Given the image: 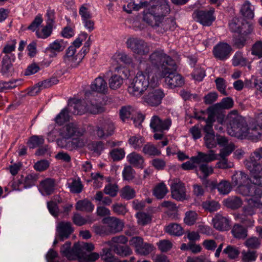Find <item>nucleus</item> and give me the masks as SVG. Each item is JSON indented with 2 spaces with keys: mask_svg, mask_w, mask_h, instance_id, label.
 I'll return each instance as SVG.
<instances>
[{
  "mask_svg": "<svg viewBox=\"0 0 262 262\" xmlns=\"http://www.w3.org/2000/svg\"><path fill=\"white\" fill-rule=\"evenodd\" d=\"M91 91H90L94 92L95 95L96 92L105 94L108 90L107 82L102 77H98L91 84Z\"/></svg>",
  "mask_w": 262,
  "mask_h": 262,
  "instance_id": "b1692460",
  "label": "nucleus"
},
{
  "mask_svg": "<svg viewBox=\"0 0 262 262\" xmlns=\"http://www.w3.org/2000/svg\"><path fill=\"white\" fill-rule=\"evenodd\" d=\"M146 7L148 11L144 14L143 20L152 27L159 26L160 20L170 11L166 0H151Z\"/></svg>",
  "mask_w": 262,
  "mask_h": 262,
  "instance_id": "f03ea898",
  "label": "nucleus"
},
{
  "mask_svg": "<svg viewBox=\"0 0 262 262\" xmlns=\"http://www.w3.org/2000/svg\"><path fill=\"white\" fill-rule=\"evenodd\" d=\"M240 12L243 16L247 19H252L254 17V7L248 1L243 5Z\"/></svg>",
  "mask_w": 262,
  "mask_h": 262,
  "instance_id": "4c0bfd02",
  "label": "nucleus"
},
{
  "mask_svg": "<svg viewBox=\"0 0 262 262\" xmlns=\"http://www.w3.org/2000/svg\"><path fill=\"white\" fill-rule=\"evenodd\" d=\"M143 151L149 156H159L161 154V151L153 144H150L145 145L143 148Z\"/></svg>",
  "mask_w": 262,
  "mask_h": 262,
  "instance_id": "0e129e2a",
  "label": "nucleus"
},
{
  "mask_svg": "<svg viewBox=\"0 0 262 262\" xmlns=\"http://www.w3.org/2000/svg\"><path fill=\"white\" fill-rule=\"evenodd\" d=\"M216 159H218V158L217 155L214 154V151L212 150H210V153L208 154L199 152L197 156L191 158V160L193 163H196V164H199L201 162H210Z\"/></svg>",
  "mask_w": 262,
  "mask_h": 262,
  "instance_id": "bb28decb",
  "label": "nucleus"
},
{
  "mask_svg": "<svg viewBox=\"0 0 262 262\" xmlns=\"http://www.w3.org/2000/svg\"><path fill=\"white\" fill-rule=\"evenodd\" d=\"M128 161L129 163L135 167L142 168L144 163L143 158L139 154L133 152L127 156Z\"/></svg>",
  "mask_w": 262,
  "mask_h": 262,
  "instance_id": "f704fd0d",
  "label": "nucleus"
},
{
  "mask_svg": "<svg viewBox=\"0 0 262 262\" xmlns=\"http://www.w3.org/2000/svg\"><path fill=\"white\" fill-rule=\"evenodd\" d=\"M233 237L238 240L245 239L248 236V230L241 224H235L231 230Z\"/></svg>",
  "mask_w": 262,
  "mask_h": 262,
  "instance_id": "c85d7f7f",
  "label": "nucleus"
},
{
  "mask_svg": "<svg viewBox=\"0 0 262 262\" xmlns=\"http://www.w3.org/2000/svg\"><path fill=\"white\" fill-rule=\"evenodd\" d=\"M94 248V245L92 243L78 242L74 244L73 250L77 253L79 257L81 256V255L88 253L87 252H92Z\"/></svg>",
  "mask_w": 262,
  "mask_h": 262,
  "instance_id": "a878e982",
  "label": "nucleus"
},
{
  "mask_svg": "<svg viewBox=\"0 0 262 262\" xmlns=\"http://www.w3.org/2000/svg\"><path fill=\"white\" fill-rule=\"evenodd\" d=\"M100 257L99 253L91 252L81 255V256L78 257L80 262H93L98 259Z\"/></svg>",
  "mask_w": 262,
  "mask_h": 262,
  "instance_id": "4d7b16f0",
  "label": "nucleus"
},
{
  "mask_svg": "<svg viewBox=\"0 0 262 262\" xmlns=\"http://www.w3.org/2000/svg\"><path fill=\"white\" fill-rule=\"evenodd\" d=\"M85 99L86 100V112L91 114H97L104 112V109L100 106L96 101L95 93L90 90L85 92Z\"/></svg>",
  "mask_w": 262,
  "mask_h": 262,
  "instance_id": "9b49d317",
  "label": "nucleus"
},
{
  "mask_svg": "<svg viewBox=\"0 0 262 262\" xmlns=\"http://www.w3.org/2000/svg\"><path fill=\"white\" fill-rule=\"evenodd\" d=\"M213 227L220 231H227L230 229V221L221 215H216L212 220Z\"/></svg>",
  "mask_w": 262,
  "mask_h": 262,
  "instance_id": "393cba45",
  "label": "nucleus"
},
{
  "mask_svg": "<svg viewBox=\"0 0 262 262\" xmlns=\"http://www.w3.org/2000/svg\"><path fill=\"white\" fill-rule=\"evenodd\" d=\"M44 139L36 135L31 136L27 142V144L30 148H34L43 144Z\"/></svg>",
  "mask_w": 262,
  "mask_h": 262,
  "instance_id": "5fc2aeb1",
  "label": "nucleus"
},
{
  "mask_svg": "<svg viewBox=\"0 0 262 262\" xmlns=\"http://www.w3.org/2000/svg\"><path fill=\"white\" fill-rule=\"evenodd\" d=\"M111 246L114 252L122 257H126L132 253L131 249L128 246L116 244Z\"/></svg>",
  "mask_w": 262,
  "mask_h": 262,
  "instance_id": "c9c22d12",
  "label": "nucleus"
},
{
  "mask_svg": "<svg viewBox=\"0 0 262 262\" xmlns=\"http://www.w3.org/2000/svg\"><path fill=\"white\" fill-rule=\"evenodd\" d=\"M114 128V123L107 120L104 121L100 126H97L95 131L99 138L105 139L113 134Z\"/></svg>",
  "mask_w": 262,
  "mask_h": 262,
  "instance_id": "f3484780",
  "label": "nucleus"
},
{
  "mask_svg": "<svg viewBox=\"0 0 262 262\" xmlns=\"http://www.w3.org/2000/svg\"><path fill=\"white\" fill-rule=\"evenodd\" d=\"M148 2L147 1L141 2L139 4H135V3H129L127 6H124L123 9L124 11L128 13H131L132 10L138 11L141 8L147 7Z\"/></svg>",
  "mask_w": 262,
  "mask_h": 262,
  "instance_id": "3c124183",
  "label": "nucleus"
},
{
  "mask_svg": "<svg viewBox=\"0 0 262 262\" xmlns=\"http://www.w3.org/2000/svg\"><path fill=\"white\" fill-rule=\"evenodd\" d=\"M250 177L245 172L239 171L234 174L232 177V183L233 186L238 187L244 186L249 180Z\"/></svg>",
  "mask_w": 262,
  "mask_h": 262,
  "instance_id": "7c9ffc66",
  "label": "nucleus"
},
{
  "mask_svg": "<svg viewBox=\"0 0 262 262\" xmlns=\"http://www.w3.org/2000/svg\"><path fill=\"white\" fill-rule=\"evenodd\" d=\"M225 205L232 209H236L239 208L242 205L241 199L237 196H233L224 201Z\"/></svg>",
  "mask_w": 262,
  "mask_h": 262,
  "instance_id": "e433bc0d",
  "label": "nucleus"
},
{
  "mask_svg": "<svg viewBox=\"0 0 262 262\" xmlns=\"http://www.w3.org/2000/svg\"><path fill=\"white\" fill-rule=\"evenodd\" d=\"M204 139L205 145L208 148L211 149L216 147V136H215L214 134L205 135Z\"/></svg>",
  "mask_w": 262,
  "mask_h": 262,
  "instance_id": "e2e57ef3",
  "label": "nucleus"
},
{
  "mask_svg": "<svg viewBox=\"0 0 262 262\" xmlns=\"http://www.w3.org/2000/svg\"><path fill=\"white\" fill-rule=\"evenodd\" d=\"M102 222L106 225L110 234L120 232L123 227V223L115 217H104L102 219Z\"/></svg>",
  "mask_w": 262,
  "mask_h": 262,
  "instance_id": "2eb2a0df",
  "label": "nucleus"
},
{
  "mask_svg": "<svg viewBox=\"0 0 262 262\" xmlns=\"http://www.w3.org/2000/svg\"><path fill=\"white\" fill-rule=\"evenodd\" d=\"M165 94L163 91L160 89H155L149 87L147 93L144 95L143 99L144 102L151 106L159 105L164 98Z\"/></svg>",
  "mask_w": 262,
  "mask_h": 262,
  "instance_id": "9d476101",
  "label": "nucleus"
},
{
  "mask_svg": "<svg viewBox=\"0 0 262 262\" xmlns=\"http://www.w3.org/2000/svg\"><path fill=\"white\" fill-rule=\"evenodd\" d=\"M69 112L74 115H81L86 112V100H74L68 104L67 107Z\"/></svg>",
  "mask_w": 262,
  "mask_h": 262,
  "instance_id": "6ab92c4d",
  "label": "nucleus"
},
{
  "mask_svg": "<svg viewBox=\"0 0 262 262\" xmlns=\"http://www.w3.org/2000/svg\"><path fill=\"white\" fill-rule=\"evenodd\" d=\"M15 58H11L9 55H5L2 61V72L3 74L11 73L14 71V68L12 62L14 61Z\"/></svg>",
  "mask_w": 262,
  "mask_h": 262,
  "instance_id": "473e14b6",
  "label": "nucleus"
},
{
  "mask_svg": "<svg viewBox=\"0 0 262 262\" xmlns=\"http://www.w3.org/2000/svg\"><path fill=\"white\" fill-rule=\"evenodd\" d=\"M231 50V46L227 43H220L214 47L213 53L215 58L224 60L229 57Z\"/></svg>",
  "mask_w": 262,
  "mask_h": 262,
  "instance_id": "dca6fc26",
  "label": "nucleus"
},
{
  "mask_svg": "<svg viewBox=\"0 0 262 262\" xmlns=\"http://www.w3.org/2000/svg\"><path fill=\"white\" fill-rule=\"evenodd\" d=\"M92 230L96 234L101 236H104L110 234L106 225H94L92 227Z\"/></svg>",
  "mask_w": 262,
  "mask_h": 262,
  "instance_id": "13d9d810",
  "label": "nucleus"
},
{
  "mask_svg": "<svg viewBox=\"0 0 262 262\" xmlns=\"http://www.w3.org/2000/svg\"><path fill=\"white\" fill-rule=\"evenodd\" d=\"M136 216L138 219V223L143 226L148 224L151 221V216L143 212H138L136 214Z\"/></svg>",
  "mask_w": 262,
  "mask_h": 262,
  "instance_id": "bf43d9fd",
  "label": "nucleus"
},
{
  "mask_svg": "<svg viewBox=\"0 0 262 262\" xmlns=\"http://www.w3.org/2000/svg\"><path fill=\"white\" fill-rule=\"evenodd\" d=\"M171 193L174 199L178 201L184 200L186 196L184 184L181 182L174 183L171 184Z\"/></svg>",
  "mask_w": 262,
  "mask_h": 262,
  "instance_id": "412c9836",
  "label": "nucleus"
},
{
  "mask_svg": "<svg viewBox=\"0 0 262 262\" xmlns=\"http://www.w3.org/2000/svg\"><path fill=\"white\" fill-rule=\"evenodd\" d=\"M224 253L228 254V257L231 259L237 258L240 252L238 248L235 246L229 245L223 251Z\"/></svg>",
  "mask_w": 262,
  "mask_h": 262,
  "instance_id": "680f3d73",
  "label": "nucleus"
},
{
  "mask_svg": "<svg viewBox=\"0 0 262 262\" xmlns=\"http://www.w3.org/2000/svg\"><path fill=\"white\" fill-rule=\"evenodd\" d=\"M198 214L194 211H187L185 213L184 221L187 225H193L197 219Z\"/></svg>",
  "mask_w": 262,
  "mask_h": 262,
  "instance_id": "69168bd1",
  "label": "nucleus"
},
{
  "mask_svg": "<svg viewBox=\"0 0 262 262\" xmlns=\"http://www.w3.org/2000/svg\"><path fill=\"white\" fill-rule=\"evenodd\" d=\"M176 23L173 18H167L164 20H160L159 26H154L153 27H161L164 31L168 30H173L176 28Z\"/></svg>",
  "mask_w": 262,
  "mask_h": 262,
  "instance_id": "a19ab883",
  "label": "nucleus"
},
{
  "mask_svg": "<svg viewBox=\"0 0 262 262\" xmlns=\"http://www.w3.org/2000/svg\"><path fill=\"white\" fill-rule=\"evenodd\" d=\"M143 71H139L137 73L128 87V92L132 96L140 97L149 87H153L155 85L152 79L149 82L150 77L153 79L154 75L147 74L145 72V69L143 68Z\"/></svg>",
  "mask_w": 262,
  "mask_h": 262,
  "instance_id": "20e7f679",
  "label": "nucleus"
},
{
  "mask_svg": "<svg viewBox=\"0 0 262 262\" xmlns=\"http://www.w3.org/2000/svg\"><path fill=\"white\" fill-rule=\"evenodd\" d=\"M70 112L67 107L63 108L55 118L56 123L59 125H62L66 122L70 120Z\"/></svg>",
  "mask_w": 262,
  "mask_h": 262,
  "instance_id": "79ce46f5",
  "label": "nucleus"
},
{
  "mask_svg": "<svg viewBox=\"0 0 262 262\" xmlns=\"http://www.w3.org/2000/svg\"><path fill=\"white\" fill-rule=\"evenodd\" d=\"M247 37L243 35L238 34L234 37L233 46L238 49L242 48L246 43Z\"/></svg>",
  "mask_w": 262,
  "mask_h": 262,
  "instance_id": "338daca9",
  "label": "nucleus"
},
{
  "mask_svg": "<svg viewBox=\"0 0 262 262\" xmlns=\"http://www.w3.org/2000/svg\"><path fill=\"white\" fill-rule=\"evenodd\" d=\"M108 85L110 89L117 90L121 87L123 83V78L117 74H114L109 78Z\"/></svg>",
  "mask_w": 262,
  "mask_h": 262,
  "instance_id": "58836bf2",
  "label": "nucleus"
},
{
  "mask_svg": "<svg viewBox=\"0 0 262 262\" xmlns=\"http://www.w3.org/2000/svg\"><path fill=\"white\" fill-rule=\"evenodd\" d=\"M77 210L91 212L94 209V205L88 199L79 200L75 205Z\"/></svg>",
  "mask_w": 262,
  "mask_h": 262,
  "instance_id": "2f4dec72",
  "label": "nucleus"
},
{
  "mask_svg": "<svg viewBox=\"0 0 262 262\" xmlns=\"http://www.w3.org/2000/svg\"><path fill=\"white\" fill-rule=\"evenodd\" d=\"M144 142V139L141 136H132L128 140L129 144L135 149H140Z\"/></svg>",
  "mask_w": 262,
  "mask_h": 262,
  "instance_id": "864d4df0",
  "label": "nucleus"
},
{
  "mask_svg": "<svg viewBox=\"0 0 262 262\" xmlns=\"http://www.w3.org/2000/svg\"><path fill=\"white\" fill-rule=\"evenodd\" d=\"M85 130L79 127L76 123H69L62 127L61 134L65 139H69L73 136L81 137Z\"/></svg>",
  "mask_w": 262,
  "mask_h": 262,
  "instance_id": "ddd939ff",
  "label": "nucleus"
},
{
  "mask_svg": "<svg viewBox=\"0 0 262 262\" xmlns=\"http://www.w3.org/2000/svg\"><path fill=\"white\" fill-rule=\"evenodd\" d=\"M73 231L72 224L69 222H60L56 227L57 237L60 241L68 238Z\"/></svg>",
  "mask_w": 262,
  "mask_h": 262,
  "instance_id": "4468645a",
  "label": "nucleus"
},
{
  "mask_svg": "<svg viewBox=\"0 0 262 262\" xmlns=\"http://www.w3.org/2000/svg\"><path fill=\"white\" fill-rule=\"evenodd\" d=\"M233 104V100L231 97H226L223 98L220 102L208 107L207 112L213 113L216 115L217 122L222 124L225 117V110L232 108Z\"/></svg>",
  "mask_w": 262,
  "mask_h": 262,
  "instance_id": "6e6552de",
  "label": "nucleus"
},
{
  "mask_svg": "<svg viewBox=\"0 0 262 262\" xmlns=\"http://www.w3.org/2000/svg\"><path fill=\"white\" fill-rule=\"evenodd\" d=\"M38 178L37 174H30L25 178L24 188H29L35 185V182Z\"/></svg>",
  "mask_w": 262,
  "mask_h": 262,
  "instance_id": "774afa93",
  "label": "nucleus"
},
{
  "mask_svg": "<svg viewBox=\"0 0 262 262\" xmlns=\"http://www.w3.org/2000/svg\"><path fill=\"white\" fill-rule=\"evenodd\" d=\"M171 124L170 119H166L162 120L158 116H154L151 119L150 126L154 132H162L164 130H167Z\"/></svg>",
  "mask_w": 262,
  "mask_h": 262,
  "instance_id": "a211bd4d",
  "label": "nucleus"
},
{
  "mask_svg": "<svg viewBox=\"0 0 262 262\" xmlns=\"http://www.w3.org/2000/svg\"><path fill=\"white\" fill-rule=\"evenodd\" d=\"M148 61L150 63H141L140 68L142 66L145 69L147 74H156L159 72L161 73L164 70L167 69V67L174 65V61L169 56L167 55L163 50H155L149 56Z\"/></svg>",
  "mask_w": 262,
  "mask_h": 262,
  "instance_id": "f257e3e1",
  "label": "nucleus"
},
{
  "mask_svg": "<svg viewBox=\"0 0 262 262\" xmlns=\"http://www.w3.org/2000/svg\"><path fill=\"white\" fill-rule=\"evenodd\" d=\"M70 191L73 193H80L83 188V186L79 179H73L71 183L68 184Z\"/></svg>",
  "mask_w": 262,
  "mask_h": 262,
  "instance_id": "8fccbe9b",
  "label": "nucleus"
},
{
  "mask_svg": "<svg viewBox=\"0 0 262 262\" xmlns=\"http://www.w3.org/2000/svg\"><path fill=\"white\" fill-rule=\"evenodd\" d=\"M228 120L232 131L235 133H233L232 136H236V133H239L243 136H250L256 129V127H248L245 119L241 116H234V118L230 117V119Z\"/></svg>",
  "mask_w": 262,
  "mask_h": 262,
  "instance_id": "423d86ee",
  "label": "nucleus"
},
{
  "mask_svg": "<svg viewBox=\"0 0 262 262\" xmlns=\"http://www.w3.org/2000/svg\"><path fill=\"white\" fill-rule=\"evenodd\" d=\"M120 196L122 198L127 200H131L135 197L136 191L130 186L126 185L121 189Z\"/></svg>",
  "mask_w": 262,
  "mask_h": 262,
  "instance_id": "a18cd8bd",
  "label": "nucleus"
},
{
  "mask_svg": "<svg viewBox=\"0 0 262 262\" xmlns=\"http://www.w3.org/2000/svg\"><path fill=\"white\" fill-rule=\"evenodd\" d=\"M167 191L165 185L163 183H161L155 188L154 194L157 199H161L164 197Z\"/></svg>",
  "mask_w": 262,
  "mask_h": 262,
  "instance_id": "603ef678",
  "label": "nucleus"
},
{
  "mask_svg": "<svg viewBox=\"0 0 262 262\" xmlns=\"http://www.w3.org/2000/svg\"><path fill=\"white\" fill-rule=\"evenodd\" d=\"M135 170L130 165L125 166L122 172L123 179L128 181H132L135 177Z\"/></svg>",
  "mask_w": 262,
  "mask_h": 262,
  "instance_id": "6e6d98bb",
  "label": "nucleus"
},
{
  "mask_svg": "<svg viewBox=\"0 0 262 262\" xmlns=\"http://www.w3.org/2000/svg\"><path fill=\"white\" fill-rule=\"evenodd\" d=\"M118 190L119 188L117 184L109 183L105 185L103 192L111 197H115L116 196Z\"/></svg>",
  "mask_w": 262,
  "mask_h": 262,
  "instance_id": "052dcab7",
  "label": "nucleus"
},
{
  "mask_svg": "<svg viewBox=\"0 0 262 262\" xmlns=\"http://www.w3.org/2000/svg\"><path fill=\"white\" fill-rule=\"evenodd\" d=\"M248 60L246 58L244 57L241 52H236L234 54L232 59V64L234 67L241 66H246Z\"/></svg>",
  "mask_w": 262,
  "mask_h": 262,
  "instance_id": "09e8293b",
  "label": "nucleus"
},
{
  "mask_svg": "<svg viewBox=\"0 0 262 262\" xmlns=\"http://www.w3.org/2000/svg\"><path fill=\"white\" fill-rule=\"evenodd\" d=\"M240 24L238 31L239 34L246 36L251 33L253 30V26L249 22L243 19Z\"/></svg>",
  "mask_w": 262,
  "mask_h": 262,
  "instance_id": "de8ad7c7",
  "label": "nucleus"
},
{
  "mask_svg": "<svg viewBox=\"0 0 262 262\" xmlns=\"http://www.w3.org/2000/svg\"><path fill=\"white\" fill-rule=\"evenodd\" d=\"M165 230L167 233L175 236H181L184 233L182 227L178 224H171L166 227Z\"/></svg>",
  "mask_w": 262,
  "mask_h": 262,
  "instance_id": "37998d69",
  "label": "nucleus"
},
{
  "mask_svg": "<svg viewBox=\"0 0 262 262\" xmlns=\"http://www.w3.org/2000/svg\"><path fill=\"white\" fill-rule=\"evenodd\" d=\"M214 9L205 11L203 10L198 11L196 13L197 21H199L204 26H210L214 18L213 16Z\"/></svg>",
  "mask_w": 262,
  "mask_h": 262,
  "instance_id": "4be33fe9",
  "label": "nucleus"
},
{
  "mask_svg": "<svg viewBox=\"0 0 262 262\" xmlns=\"http://www.w3.org/2000/svg\"><path fill=\"white\" fill-rule=\"evenodd\" d=\"M47 15L48 16L47 25L42 28L41 30L42 34L36 32L38 37L46 38L49 37L52 33L54 19V12L52 10H49L47 12Z\"/></svg>",
  "mask_w": 262,
  "mask_h": 262,
  "instance_id": "aec40b11",
  "label": "nucleus"
},
{
  "mask_svg": "<svg viewBox=\"0 0 262 262\" xmlns=\"http://www.w3.org/2000/svg\"><path fill=\"white\" fill-rule=\"evenodd\" d=\"M208 118L204 120L206 122V125L203 128V131L205 133V135L214 134L213 128L212 123L215 122L216 119V115L212 112H207Z\"/></svg>",
  "mask_w": 262,
  "mask_h": 262,
  "instance_id": "72a5a7b5",
  "label": "nucleus"
},
{
  "mask_svg": "<svg viewBox=\"0 0 262 262\" xmlns=\"http://www.w3.org/2000/svg\"><path fill=\"white\" fill-rule=\"evenodd\" d=\"M250 172L249 181L255 185L262 187V147L256 149L249 159L245 162Z\"/></svg>",
  "mask_w": 262,
  "mask_h": 262,
  "instance_id": "7ed1b4c3",
  "label": "nucleus"
},
{
  "mask_svg": "<svg viewBox=\"0 0 262 262\" xmlns=\"http://www.w3.org/2000/svg\"><path fill=\"white\" fill-rule=\"evenodd\" d=\"M59 80L55 77H52L50 79L45 80L43 81L38 82L36 86H34L32 90L29 92L31 95H33L34 93L37 94L41 89L50 88L54 84H57Z\"/></svg>",
  "mask_w": 262,
  "mask_h": 262,
  "instance_id": "cd10ccee",
  "label": "nucleus"
},
{
  "mask_svg": "<svg viewBox=\"0 0 262 262\" xmlns=\"http://www.w3.org/2000/svg\"><path fill=\"white\" fill-rule=\"evenodd\" d=\"M71 243L70 242H66L60 248V253L61 254L66 256L69 260H73L78 258L77 253L75 252L74 249V246L71 248Z\"/></svg>",
  "mask_w": 262,
  "mask_h": 262,
  "instance_id": "c756f323",
  "label": "nucleus"
},
{
  "mask_svg": "<svg viewBox=\"0 0 262 262\" xmlns=\"http://www.w3.org/2000/svg\"><path fill=\"white\" fill-rule=\"evenodd\" d=\"M126 45L127 49L139 56L147 55L150 52V47L143 39L135 37L127 39Z\"/></svg>",
  "mask_w": 262,
  "mask_h": 262,
  "instance_id": "1a4fd4ad",
  "label": "nucleus"
},
{
  "mask_svg": "<svg viewBox=\"0 0 262 262\" xmlns=\"http://www.w3.org/2000/svg\"><path fill=\"white\" fill-rule=\"evenodd\" d=\"M219 192L222 194H228L232 189V185L229 181L222 180L218 184L216 183V187Z\"/></svg>",
  "mask_w": 262,
  "mask_h": 262,
  "instance_id": "ea45409f",
  "label": "nucleus"
},
{
  "mask_svg": "<svg viewBox=\"0 0 262 262\" xmlns=\"http://www.w3.org/2000/svg\"><path fill=\"white\" fill-rule=\"evenodd\" d=\"M237 191L243 195L251 196L250 203H253L255 206L259 207L262 205V191L256 185L252 183L245 184L238 187Z\"/></svg>",
  "mask_w": 262,
  "mask_h": 262,
  "instance_id": "39448f33",
  "label": "nucleus"
},
{
  "mask_svg": "<svg viewBox=\"0 0 262 262\" xmlns=\"http://www.w3.org/2000/svg\"><path fill=\"white\" fill-rule=\"evenodd\" d=\"M76 50L74 46H70L66 50V55L63 56L64 62L72 68L77 67L83 58L81 53H77L75 55Z\"/></svg>",
  "mask_w": 262,
  "mask_h": 262,
  "instance_id": "f8f14e48",
  "label": "nucleus"
},
{
  "mask_svg": "<svg viewBox=\"0 0 262 262\" xmlns=\"http://www.w3.org/2000/svg\"><path fill=\"white\" fill-rule=\"evenodd\" d=\"M55 186V180L51 178H47L40 181L39 190L42 194L49 195L54 192Z\"/></svg>",
  "mask_w": 262,
  "mask_h": 262,
  "instance_id": "5701e85b",
  "label": "nucleus"
},
{
  "mask_svg": "<svg viewBox=\"0 0 262 262\" xmlns=\"http://www.w3.org/2000/svg\"><path fill=\"white\" fill-rule=\"evenodd\" d=\"M257 255L255 250H248L242 252V260L244 262H253L257 258Z\"/></svg>",
  "mask_w": 262,
  "mask_h": 262,
  "instance_id": "49530a36",
  "label": "nucleus"
},
{
  "mask_svg": "<svg viewBox=\"0 0 262 262\" xmlns=\"http://www.w3.org/2000/svg\"><path fill=\"white\" fill-rule=\"evenodd\" d=\"M261 241L258 237L251 236L246 239L244 244L250 250H254L258 249L260 245Z\"/></svg>",
  "mask_w": 262,
  "mask_h": 262,
  "instance_id": "c03bdc74",
  "label": "nucleus"
},
{
  "mask_svg": "<svg viewBox=\"0 0 262 262\" xmlns=\"http://www.w3.org/2000/svg\"><path fill=\"white\" fill-rule=\"evenodd\" d=\"M176 64L167 67V69L164 70L160 73L162 77L165 78V82L171 88L182 86L184 83V79L181 75L176 71Z\"/></svg>",
  "mask_w": 262,
  "mask_h": 262,
  "instance_id": "0eeeda50",
  "label": "nucleus"
}]
</instances>
